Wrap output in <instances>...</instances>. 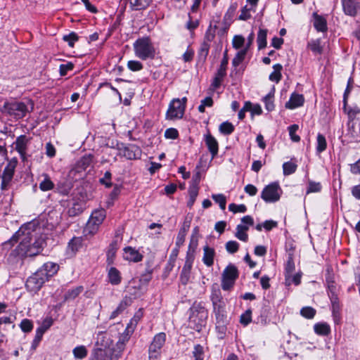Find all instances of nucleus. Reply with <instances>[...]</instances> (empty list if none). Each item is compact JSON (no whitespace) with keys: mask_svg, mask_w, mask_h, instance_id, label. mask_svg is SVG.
I'll return each instance as SVG.
<instances>
[{"mask_svg":"<svg viewBox=\"0 0 360 360\" xmlns=\"http://www.w3.org/2000/svg\"><path fill=\"white\" fill-rule=\"evenodd\" d=\"M40 220L34 219L20 226L13 236L4 243L5 245L13 246L19 240L18 255L34 257L39 255L46 245V235L42 233Z\"/></svg>","mask_w":360,"mask_h":360,"instance_id":"1","label":"nucleus"},{"mask_svg":"<svg viewBox=\"0 0 360 360\" xmlns=\"http://www.w3.org/2000/svg\"><path fill=\"white\" fill-rule=\"evenodd\" d=\"M188 327L200 332L206 326L208 311L202 302H194L190 308Z\"/></svg>","mask_w":360,"mask_h":360,"instance_id":"2","label":"nucleus"},{"mask_svg":"<svg viewBox=\"0 0 360 360\" xmlns=\"http://www.w3.org/2000/svg\"><path fill=\"white\" fill-rule=\"evenodd\" d=\"M33 109L34 103L31 100H29L27 103L19 101H6L1 108V112L15 120H20L25 117L27 112L32 111Z\"/></svg>","mask_w":360,"mask_h":360,"instance_id":"3","label":"nucleus"},{"mask_svg":"<svg viewBox=\"0 0 360 360\" xmlns=\"http://www.w3.org/2000/svg\"><path fill=\"white\" fill-rule=\"evenodd\" d=\"M135 55L143 60L153 59L155 56V49L148 37L139 38L134 43Z\"/></svg>","mask_w":360,"mask_h":360,"instance_id":"4","label":"nucleus"},{"mask_svg":"<svg viewBox=\"0 0 360 360\" xmlns=\"http://www.w3.org/2000/svg\"><path fill=\"white\" fill-rule=\"evenodd\" d=\"M210 300L213 307L215 317L226 316V304L221 295V290L217 284L212 286Z\"/></svg>","mask_w":360,"mask_h":360,"instance_id":"5","label":"nucleus"},{"mask_svg":"<svg viewBox=\"0 0 360 360\" xmlns=\"http://www.w3.org/2000/svg\"><path fill=\"white\" fill-rule=\"evenodd\" d=\"M239 273L237 267L230 264L224 270L221 275V288L224 290H230L234 285Z\"/></svg>","mask_w":360,"mask_h":360,"instance_id":"6","label":"nucleus"},{"mask_svg":"<svg viewBox=\"0 0 360 360\" xmlns=\"http://www.w3.org/2000/svg\"><path fill=\"white\" fill-rule=\"evenodd\" d=\"M282 190L278 182H272L266 186L261 193V198L266 202H275L279 200Z\"/></svg>","mask_w":360,"mask_h":360,"instance_id":"7","label":"nucleus"},{"mask_svg":"<svg viewBox=\"0 0 360 360\" xmlns=\"http://www.w3.org/2000/svg\"><path fill=\"white\" fill-rule=\"evenodd\" d=\"M18 160L16 158H13L11 160L7 165L5 167L2 174L1 175V188L2 191H7L11 187V181L13 179L15 169L17 166Z\"/></svg>","mask_w":360,"mask_h":360,"instance_id":"8","label":"nucleus"},{"mask_svg":"<svg viewBox=\"0 0 360 360\" xmlns=\"http://www.w3.org/2000/svg\"><path fill=\"white\" fill-rule=\"evenodd\" d=\"M165 340L166 335L165 333H160L155 335L148 349L150 360H156L160 357V350L165 345Z\"/></svg>","mask_w":360,"mask_h":360,"instance_id":"9","label":"nucleus"},{"mask_svg":"<svg viewBox=\"0 0 360 360\" xmlns=\"http://www.w3.org/2000/svg\"><path fill=\"white\" fill-rule=\"evenodd\" d=\"M184 112V104L181 103L179 98H174L169 105L166 112V119L169 120L181 119L183 117Z\"/></svg>","mask_w":360,"mask_h":360,"instance_id":"10","label":"nucleus"},{"mask_svg":"<svg viewBox=\"0 0 360 360\" xmlns=\"http://www.w3.org/2000/svg\"><path fill=\"white\" fill-rule=\"evenodd\" d=\"M46 281L48 280L44 276L43 273L37 270L27 279L25 286L30 292H37Z\"/></svg>","mask_w":360,"mask_h":360,"instance_id":"11","label":"nucleus"},{"mask_svg":"<svg viewBox=\"0 0 360 360\" xmlns=\"http://www.w3.org/2000/svg\"><path fill=\"white\" fill-rule=\"evenodd\" d=\"M106 217V211L104 209L94 210L87 222V227L91 233L96 232L98 226L103 223Z\"/></svg>","mask_w":360,"mask_h":360,"instance_id":"12","label":"nucleus"},{"mask_svg":"<svg viewBox=\"0 0 360 360\" xmlns=\"http://www.w3.org/2000/svg\"><path fill=\"white\" fill-rule=\"evenodd\" d=\"M229 63V58L227 51L224 53L223 58L221 61L220 67L217 70L215 77L213 79L212 86L214 89H217L220 86L224 77L226 75V68Z\"/></svg>","mask_w":360,"mask_h":360,"instance_id":"13","label":"nucleus"},{"mask_svg":"<svg viewBox=\"0 0 360 360\" xmlns=\"http://www.w3.org/2000/svg\"><path fill=\"white\" fill-rule=\"evenodd\" d=\"M344 13L352 17L357 15L360 10V2L358 0H341Z\"/></svg>","mask_w":360,"mask_h":360,"instance_id":"14","label":"nucleus"},{"mask_svg":"<svg viewBox=\"0 0 360 360\" xmlns=\"http://www.w3.org/2000/svg\"><path fill=\"white\" fill-rule=\"evenodd\" d=\"M30 139L25 135H20L16 138L13 143L15 149L19 153L22 160L26 159V150Z\"/></svg>","mask_w":360,"mask_h":360,"instance_id":"15","label":"nucleus"},{"mask_svg":"<svg viewBox=\"0 0 360 360\" xmlns=\"http://www.w3.org/2000/svg\"><path fill=\"white\" fill-rule=\"evenodd\" d=\"M112 343V340L109 333L105 331H100L97 333L95 343L96 347H97L96 348H103L105 350H108V349Z\"/></svg>","mask_w":360,"mask_h":360,"instance_id":"16","label":"nucleus"},{"mask_svg":"<svg viewBox=\"0 0 360 360\" xmlns=\"http://www.w3.org/2000/svg\"><path fill=\"white\" fill-rule=\"evenodd\" d=\"M123 155L128 160L139 159L141 156V148L134 144H129L123 148Z\"/></svg>","mask_w":360,"mask_h":360,"instance_id":"17","label":"nucleus"},{"mask_svg":"<svg viewBox=\"0 0 360 360\" xmlns=\"http://www.w3.org/2000/svg\"><path fill=\"white\" fill-rule=\"evenodd\" d=\"M51 321L47 322V323L46 321H44V323L36 330L35 337L32 341L31 346V348L32 349H36V348L37 347V346L39 345V342L42 339L43 335L46 331V330L51 326Z\"/></svg>","mask_w":360,"mask_h":360,"instance_id":"18","label":"nucleus"},{"mask_svg":"<svg viewBox=\"0 0 360 360\" xmlns=\"http://www.w3.org/2000/svg\"><path fill=\"white\" fill-rule=\"evenodd\" d=\"M59 269V266L53 262H46L44 264V265L38 269L39 271L43 273L44 276L46 277V279L49 278L53 275H55Z\"/></svg>","mask_w":360,"mask_h":360,"instance_id":"19","label":"nucleus"},{"mask_svg":"<svg viewBox=\"0 0 360 360\" xmlns=\"http://www.w3.org/2000/svg\"><path fill=\"white\" fill-rule=\"evenodd\" d=\"M124 259L138 262L142 260L143 255L139 252L131 247H126L124 249Z\"/></svg>","mask_w":360,"mask_h":360,"instance_id":"20","label":"nucleus"},{"mask_svg":"<svg viewBox=\"0 0 360 360\" xmlns=\"http://www.w3.org/2000/svg\"><path fill=\"white\" fill-rule=\"evenodd\" d=\"M205 141L209 151L212 154V158H214L217 155L219 150V144L217 141L213 136L208 133L205 136Z\"/></svg>","mask_w":360,"mask_h":360,"instance_id":"21","label":"nucleus"},{"mask_svg":"<svg viewBox=\"0 0 360 360\" xmlns=\"http://www.w3.org/2000/svg\"><path fill=\"white\" fill-rule=\"evenodd\" d=\"M314 27L318 32H326L328 30L326 19L316 13H313Z\"/></svg>","mask_w":360,"mask_h":360,"instance_id":"22","label":"nucleus"},{"mask_svg":"<svg viewBox=\"0 0 360 360\" xmlns=\"http://www.w3.org/2000/svg\"><path fill=\"white\" fill-rule=\"evenodd\" d=\"M304 98L302 94H292L290 100L285 103V108L289 109H294L295 108L302 106L304 103Z\"/></svg>","mask_w":360,"mask_h":360,"instance_id":"23","label":"nucleus"},{"mask_svg":"<svg viewBox=\"0 0 360 360\" xmlns=\"http://www.w3.org/2000/svg\"><path fill=\"white\" fill-rule=\"evenodd\" d=\"M203 263L207 266H212L214 264V257L215 256V251L214 248H210L208 245H205L203 248Z\"/></svg>","mask_w":360,"mask_h":360,"instance_id":"24","label":"nucleus"},{"mask_svg":"<svg viewBox=\"0 0 360 360\" xmlns=\"http://www.w3.org/2000/svg\"><path fill=\"white\" fill-rule=\"evenodd\" d=\"M125 349V345L122 344L121 342H117L115 347L108 351V356L112 359V360H119L122 356V352Z\"/></svg>","mask_w":360,"mask_h":360,"instance_id":"25","label":"nucleus"},{"mask_svg":"<svg viewBox=\"0 0 360 360\" xmlns=\"http://www.w3.org/2000/svg\"><path fill=\"white\" fill-rule=\"evenodd\" d=\"M139 321V318L136 316H134L130 321V323L128 324L126 330L124 333H123L119 338V340L117 342H121L122 344H124L126 345V343L129 340L130 335H129V329L131 328V331L134 330V328H132V326H136Z\"/></svg>","mask_w":360,"mask_h":360,"instance_id":"26","label":"nucleus"},{"mask_svg":"<svg viewBox=\"0 0 360 360\" xmlns=\"http://www.w3.org/2000/svg\"><path fill=\"white\" fill-rule=\"evenodd\" d=\"M108 281L114 285L121 283L122 277L120 271L115 267H110L108 272Z\"/></svg>","mask_w":360,"mask_h":360,"instance_id":"27","label":"nucleus"},{"mask_svg":"<svg viewBox=\"0 0 360 360\" xmlns=\"http://www.w3.org/2000/svg\"><path fill=\"white\" fill-rule=\"evenodd\" d=\"M153 0H129V6L132 11H142L146 9Z\"/></svg>","mask_w":360,"mask_h":360,"instance_id":"28","label":"nucleus"},{"mask_svg":"<svg viewBox=\"0 0 360 360\" xmlns=\"http://www.w3.org/2000/svg\"><path fill=\"white\" fill-rule=\"evenodd\" d=\"M216 319V330L218 333L222 337L226 332V325L228 323L227 316L215 317Z\"/></svg>","mask_w":360,"mask_h":360,"instance_id":"29","label":"nucleus"},{"mask_svg":"<svg viewBox=\"0 0 360 360\" xmlns=\"http://www.w3.org/2000/svg\"><path fill=\"white\" fill-rule=\"evenodd\" d=\"M89 360H112L108 356V351L103 348H95Z\"/></svg>","mask_w":360,"mask_h":360,"instance_id":"30","label":"nucleus"},{"mask_svg":"<svg viewBox=\"0 0 360 360\" xmlns=\"http://www.w3.org/2000/svg\"><path fill=\"white\" fill-rule=\"evenodd\" d=\"M44 179L39 183V188L42 191H48L53 189L54 184L47 174H43Z\"/></svg>","mask_w":360,"mask_h":360,"instance_id":"31","label":"nucleus"},{"mask_svg":"<svg viewBox=\"0 0 360 360\" xmlns=\"http://www.w3.org/2000/svg\"><path fill=\"white\" fill-rule=\"evenodd\" d=\"M82 246V237H74L72 238L68 245V250H70L72 253L75 254L79 250Z\"/></svg>","mask_w":360,"mask_h":360,"instance_id":"32","label":"nucleus"},{"mask_svg":"<svg viewBox=\"0 0 360 360\" xmlns=\"http://www.w3.org/2000/svg\"><path fill=\"white\" fill-rule=\"evenodd\" d=\"M83 290L84 288L82 285L68 290L64 295V301L75 300L80 293H82Z\"/></svg>","mask_w":360,"mask_h":360,"instance_id":"33","label":"nucleus"},{"mask_svg":"<svg viewBox=\"0 0 360 360\" xmlns=\"http://www.w3.org/2000/svg\"><path fill=\"white\" fill-rule=\"evenodd\" d=\"M94 155L91 154L84 155L77 162L79 169L86 170L92 163Z\"/></svg>","mask_w":360,"mask_h":360,"instance_id":"34","label":"nucleus"},{"mask_svg":"<svg viewBox=\"0 0 360 360\" xmlns=\"http://www.w3.org/2000/svg\"><path fill=\"white\" fill-rule=\"evenodd\" d=\"M117 250V241L114 240L110 244L108 250L107 252L106 262L108 265L113 264Z\"/></svg>","mask_w":360,"mask_h":360,"instance_id":"35","label":"nucleus"},{"mask_svg":"<svg viewBox=\"0 0 360 360\" xmlns=\"http://www.w3.org/2000/svg\"><path fill=\"white\" fill-rule=\"evenodd\" d=\"M249 229L248 226L246 225L238 224L236 227V233L235 236L244 242L248 241V235L246 233V231Z\"/></svg>","mask_w":360,"mask_h":360,"instance_id":"36","label":"nucleus"},{"mask_svg":"<svg viewBox=\"0 0 360 360\" xmlns=\"http://www.w3.org/2000/svg\"><path fill=\"white\" fill-rule=\"evenodd\" d=\"M314 329L316 334L323 336L328 335L330 332V326L326 323H316Z\"/></svg>","mask_w":360,"mask_h":360,"instance_id":"37","label":"nucleus"},{"mask_svg":"<svg viewBox=\"0 0 360 360\" xmlns=\"http://www.w3.org/2000/svg\"><path fill=\"white\" fill-rule=\"evenodd\" d=\"M84 210V204L80 202H75L72 207L68 209V214L69 217H76L80 214Z\"/></svg>","mask_w":360,"mask_h":360,"instance_id":"38","label":"nucleus"},{"mask_svg":"<svg viewBox=\"0 0 360 360\" xmlns=\"http://www.w3.org/2000/svg\"><path fill=\"white\" fill-rule=\"evenodd\" d=\"M295 269V265L294 263L293 254L289 253L288 260L285 266V277L288 278L289 275L293 274Z\"/></svg>","mask_w":360,"mask_h":360,"instance_id":"39","label":"nucleus"},{"mask_svg":"<svg viewBox=\"0 0 360 360\" xmlns=\"http://www.w3.org/2000/svg\"><path fill=\"white\" fill-rule=\"evenodd\" d=\"M210 44L205 41L200 45V48L198 51V60L199 61L205 62L209 53Z\"/></svg>","mask_w":360,"mask_h":360,"instance_id":"40","label":"nucleus"},{"mask_svg":"<svg viewBox=\"0 0 360 360\" xmlns=\"http://www.w3.org/2000/svg\"><path fill=\"white\" fill-rule=\"evenodd\" d=\"M237 8L238 4L236 3H233L229 6L224 16L223 23L229 22V24H231L232 19L235 15Z\"/></svg>","mask_w":360,"mask_h":360,"instance_id":"41","label":"nucleus"},{"mask_svg":"<svg viewBox=\"0 0 360 360\" xmlns=\"http://www.w3.org/2000/svg\"><path fill=\"white\" fill-rule=\"evenodd\" d=\"M266 30L259 29L257 38V42L258 44L259 49H262L266 46Z\"/></svg>","mask_w":360,"mask_h":360,"instance_id":"42","label":"nucleus"},{"mask_svg":"<svg viewBox=\"0 0 360 360\" xmlns=\"http://www.w3.org/2000/svg\"><path fill=\"white\" fill-rule=\"evenodd\" d=\"M273 68L274 70L273 72L270 74L269 79L271 81L276 82L278 83L281 79L282 77L281 72L283 69V66L281 64L278 63L274 65L273 66Z\"/></svg>","mask_w":360,"mask_h":360,"instance_id":"43","label":"nucleus"},{"mask_svg":"<svg viewBox=\"0 0 360 360\" xmlns=\"http://www.w3.org/2000/svg\"><path fill=\"white\" fill-rule=\"evenodd\" d=\"M302 275V273L299 271L294 275L292 274L289 275L288 278L285 277V285L290 286L292 283H294L295 285H298L301 282Z\"/></svg>","mask_w":360,"mask_h":360,"instance_id":"44","label":"nucleus"},{"mask_svg":"<svg viewBox=\"0 0 360 360\" xmlns=\"http://www.w3.org/2000/svg\"><path fill=\"white\" fill-rule=\"evenodd\" d=\"M275 89L272 88L271 91L269 92L264 98V102L265 104V108L268 111H272L274 109V104L273 101V97L274 95Z\"/></svg>","mask_w":360,"mask_h":360,"instance_id":"45","label":"nucleus"},{"mask_svg":"<svg viewBox=\"0 0 360 360\" xmlns=\"http://www.w3.org/2000/svg\"><path fill=\"white\" fill-rule=\"evenodd\" d=\"M235 128L232 123L226 121L222 122L219 127V131L224 135H229L232 134Z\"/></svg>","mask_w":360,"mask_h":360,"instance_id":"46","label":"nucleus"},{"mask_svg":"<svg viewBox=\"0 0 360 360\" xmlns=\"http://www.w3.org/2000/svg\"><path fill=\"white\" fill-rule=\"evenodd\" d=\"M308 47L310 50L315 54H321L323 51V48L321 46V40L316 39L311 40L308 43Z\"/></svg>","mask_w":360,"mask_h":360,"instance_id":"47","label":"nucleus"},{"mask_svg":"<svg viewBox=\"0 0 360 360\" xmlns=\"http://www.w3.org/2000/svg\"><path fill=\"white\" fill-rule=\"evenodd\" d=\"M248 52V48H245L237 53L236 56L232 60V65L234 67H238L245 59Z\"/></svg>","mask_w":360,"mask_h":360,"instance_id":"48","label":"nucleus"},{"mask_svg":"<svg viewBox=\"0 0 360 360\" xmlns=\"http://www.w3.org/2000/svg\"><path fill=\"white\" fill-rule=\"evenodd\" d=\"M72 353L76 359H82L87 356L88 352L84 346L81 345L74 348Z\"/></svg>","mask_w":360,"mask_h":360,"instance_id":"49","label":"nucleus"},{"mask_svg":"<svg viewBox=\"0 0 360 360\" xmlns=\"http://www.w3.org/2000/svg\"><path fill=\"white\" fill-rule=\"evenodd\" d=\"M297 165L292 162H286L283 165V174L290 175L295 172Z\"/></svg>","mask_w":360,"mask_h":360,"instance_id":"50","label":"nucleus"},{"mask_svg":"<svg viewBox=\"0 0 360 360\" xmlns=\"http://www.w3.org/2000/svg\"><path fill=\"white\" fill-rule=\"evenodd\" d=\"M326 147L327 143L325 136L321 134H319L317 136V152L322 153L326 149Z\"/></svg>","mask_w":360,"mask_h":360,"instance_id":"51","label":"nucleus"},{"mask_svg":"<svg viewBox=\"0 0 360 360\" xmlns=\"http://www.w3.org/2000/svg\"><path fill=\"white\" fill-rule=\"evenodd\" d=\"M194 259H195V255L193 254V252L187 251L185 264H184L182 269L191 271Z\"/></svg>","mask_w":360,"mask_h":360,"instance_id":"52","label":"nucleus"},{"mask_svg":"<svg viewBox=\"0 0 360 360\" xmlns=\"http://www.w3.org/2000/svg\"><path fill=\"white\" fill-rule=\"evenodd\" d=\"M212 198L216 203L219 204L222 210L226 209V199L223 194H213Z\"/></svg>","mask_w":360,"mask_h":360,"instance_id":"53","label":"nucleus"},{"mask_svg":"<svg viewBox=\"0 0 360 360\" xmlns=\"http://www.w3.org/2000/svg\"><path fill=\"white\" fill-rule=\"evenodd\" d=\"M63 39L68 42L70 47H73L75 43L79 40V37L75 32H72L68 34L64 35Z\"/></svg>","mask_w":360,"mask_h":360,"instance_id":"54","label":"nucleus"},{"mask_svg":"<svg viewBox=\"0 0 360 360\" xmlns=\"http://www.w3.org/2000/svg\"><path fill=\"white\" fill-rule=\"evenodd\" d=\"M252 321V310L247 309L240 317V323L243 326L248 325Z\"/></svg>","mask_w":360,"mask_h":360,"instance_id":"55","label":"nucleus"},{"mask_svg":"<svg viewBox=\"0 0 360 360\" xmlns=\"http://www.w3.org/2000/svg\"><path fill=\"white\" fill-rule=\"evenodd\" d=\"M330 299L332 303L333 314L335 318L337 315L339 314L340 311V305L338 295L333 294V296H330Z\"/></svg>","mask_w":360,"mask_h":360,"instance_id":"56","label":"nucleus"},{"mask_svg":"<svg viewBox=\"0 0 360 360\" xmlns=\"http://www.w3.org/2000/svg\"><path fill=\"white\" fill-rule=\"evenodd\" d=\"M112 174L110 171H106L104 176L99 179L101 184L104 185L106 188H110L112 186L111 182Z\"/></svg>","mask_w":360,"mask_h":360,"instance_id":"57","label":"nucleus"},{"mask_svg":"<svg viewBox=\"0 0 360 360\" xmlns=\"http://www.w3.org/2000/svg\"><path fill=\"white\" fill-rule=\"evenodd\" d=\"M302 316L307 319H312L316 314V310L311 307H304L300 310Z\"/></svg>","mask_w":360,"mask_h":360,"instance_id":"58","label":"nucleus"},{"mask_svg":"<svg viewBox=\"0 0 360 360\" xmlns=\"http://www.w3.org/2000/svg\"><path fill=\"white\" fill-rule=\"evenodd\" d=\"M20 327L24 333L31 332L33 329L32 321L30 319H25L21 321Z\"/></svg>","mask_w":360,"mask_h":360,"instance_id":"59","label":"nucleus"},{"mask_svg":"<svg viewBox=\"0 0 360 360\" xmlns=\"http://www.w3.org/2000/svg\"><path fill=\"white\" fill-rule=\"evenodd\" d=\"M217 29V25H214L212 29V25H210L205 33L204 41H207V43H210L214 39L215 30Z\"/></svg>","mask_w":360,"mask_h":360,"instance_id":"60","label":"nucleus"},{"mask_svg":"<svg viewBox=\"0 0 360 360\" xmlns=\"http://www.w3.org/2000/svg\"><path fill=\"white\" fill-rule=\"evenodd\" d=\"M239 249V244L235 240H229L226 243V250L231 254L236 253Z\"/></svg>","mask_w":360,"mask_h":360,"instance_id":"61","label":"nucleus"},{"mask_svg":"<svg viewBox=\"0 0 360 360\" xmlns=\"http://www.w3.org/2000/svg\"><path fill=\"white\" fill-rule=\"evenodd\" d=\"M298 128L297 124H292L288 127L290 139L294 142H299L300 141V137L295 134Z\"/></svg>","mask_w":360,"mask_h":360,"instance_id":"62","label":"nucleus"},{"mask_svg":"<svg viewBox=\"0 0 360 360\" xmlns=\"http://www.w3.org/2000/svg\"><path fill=\"white\" fill-rule=\"evenodd\" d=\"M229 210L231 211V212H233V213H237V212H242V213H244L246 212L247 210V207L245 205L243 204H241V205H236L235 203H231L229 205Z\"/></svg>","mask_w":360,"mask_h":360,"instance_id":"63","label":"nucleus"},{"mask_svg":"<svg viewBox=\"0 0 360 360\" xmlns=\"http://www.w3.org/2000/svg\"><path fill=\"white\" fill-rule=\"evenodd\" d=\"M203 347L200 345H196L194 347V350L193 352V356L195 360H203Z\"/></svg>","mask_w":360,"mask_h":360,"instance_id":"64","label":"nucleus"}]
</instances>
